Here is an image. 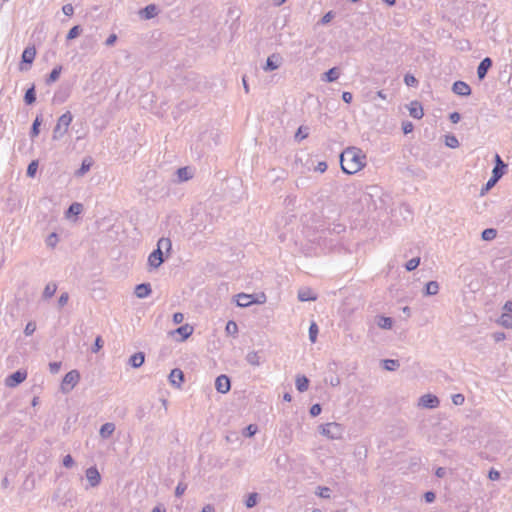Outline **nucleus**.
I'll return each mask as SVG.
<instances>
[{
  "label": "nucleus",
  "instance_id": "nucleus-55",
  "mask_svg": "<svg viewBox=\"0 0 512 512\" xmlns=\"http://www.w3.org/2000/svg\"><path fill=\"white\" fill-rule=\"evenodd\" d=\"M464 401H465V397L463 394L458 393V394H454L452 396V402L457 406L462 405L464 403Z\"/></svg>",
  "mask_w": 512,
  "mask_h": 512
},
{
  "label": "nucleus",
  "instance_id": "nucleus-34",
  "mask_svg": "<svg viewBox=\"0 0 512 512\" xmlns=\"http://www.w3.org/2000/svg\"><path fill=\"white\" fill-rule=\"evenodd\" d=\"M56 290H57V285H56V283H54V282H50V283H48V284L45 286V288H44V291H43V298H45V299H49V298H51V297L55 294Z\"/></svg>",
  "mask_w": 512,
  "mask_h": 512
},
{
  "label": "nucleus",
  "instance_id": "nucleus-33",
  "mask_svg": "<svg viewBox=\"0 0 512 512\" xmlns=\"http://www.w3.org/2000/svg\"><path fill=\"white\" fill-rule=\"evenodd\" d=\"M499 180V175L497 174V172H494V174H492L491 178L487 181L485 186L481 189V195L490 190Z\"/></svg>",
  "mask_w": 512,
  "mask_h": 512
},
{
  "label": "nucleus",
  "instance_id": "nucleus-45",
  "mask_svg": "<svg viewBox=\"0 0 512 512\" xmlns=\"http://www.w3.org/2000/svg\"><path fill=\"white\" fill-rule=\"evenodd\" d=\"M58 240V235L55 232H53L47 236L45 242L48 247L55 248V246L58 243Z\"/></svg>",
  "mask_w": 512,
  "mask_h": 512
},
{
  "label": "nucleus",
  "instance_id": "nucleus-9",
  "mask_svg": "<svg viewBox=\"0 0 512 512\" xmlns=\"http://www.w3.org/2000/svg\"><path fill=\"white\" fill-rule=\"evenodd\" d=\"M164 262L163 252L160 249H155L148 257V264L150 267L156 269Z\"/></svg>",
  "mask_w": 512,
  "mask_h": 512
},
{
  "label": "nucleus",
  "instance_id": "nucleus-28",
  "mask_svg": "<svg viewBox=\"0 0 512 512\" xmlns=\"http://www.w3.org/2000/svg\"><path fill=\"white\" fill-rule=\"evenodd\" d=\"M175 332L179 335H181V340H186L192 333H193V327L185 324L180 327H178Z\"/></svg>",
  "mask_w": 512,
  "mask_h": 512
},
{
  "label": "nucleus",
  "instance_id": "nucleus-20",
  "mask_svg": "<svg viewBox=\"0 0 512 512\" xmlns=\"http://www.w3.org/2000/svg\"><path fill=\"white\" fill-rule=\"evenodd\" d=\"M145 361V354L143 352H137V353H134L130 358H129V361L128 363L133 367V368H139L143 365Z\"/></svg>",
  "mask_w": 512,
  "mask_h": 512
},
{
  "label": "nucleus",
  "instance_id": "nucleus-22",
  "mask_svg": "<svg viewBox=\"0 0 512 512\" xmlns=\"http://www.w3.org/2000/svg\"><path fill=\"white\" fill-rule=\"evenodd\" d=\"M158 13V9L155 4H149L140 11V14L145 19H152Z\"/></svg>",
  "mask_w": 512,
  "mask_h": 512
},
{
  "label": "nucleus",
  "instance_id": "nucleus-50",
  "mask_svg": "<svg viewBox=\"0 0 512 512\" xmlns=\"http://www.w3.org/2000/svg\"><path fill=\"white\" fill-rule=\"evenodd\" d=\"M258 431V427L257 425L255 424H250L248 425L244 431H243V435L246 436V437H252L254 436Z\"/></svg>",
  "mask_w": 512,
  "mask_h": 512
},
{
  "label": "nucleus",
  "instance_id": "nucleus-8",
  "mask_svg": "<svg viewBox=\"0 0 512 512\" xmlns=\"http://www.w3.org/2000/svg\"><path fill=\"white\" fill-rule=\"evenodd\" d=\"M215 388L219 393L225 394L231 388L229 377L226 375H220L215 380Z\"/></svg>",
  "mask_w": 512,
  "mask_h": 512
},
{
  "label": "nucleus",
  "instance_id": "nucleus-61",
  "mask_svg": "<svg viewBox=\"0 0 512 512\" xmlns=\"http://www.w3.org/2000/svg\"><path fill=\"white\" fill-rule=\"evenodd\" d=\"M266 302V296L264 293L253 295V303L263 304Z\"/></svg>",
  "mask_w": 512,
  "mask_h": 512
},
{
  "label": "nucleus",
  "instance_id": "nucleus-64",
  "mask_svg": "<svg viewBox=\"0 0 512 512\" xmlns=\"http://www.w3.org/2000/svg\"><path fill=\"white\" fill-rule=\"evenodd\" d=\"M449 120H450L453 124L458 123V122L461 120V115H460V113H458V112H452V113L449 115Z\"/></svg>",
  "mask_w": 512,
  "mask_h": 512
},
{
  "label": "nucleus",
  "instance_id": "nucleus-38",
  "mask_svg": "<svg viewBox=\"0 0 512 512\" xmlns=\"http://www.w3.org/2000/svg\"><path fill=\"white\" fill-rule=\"evenodd\" d=\"M82 32V27L80 25L73 26L67 33L66 39L73 40L77 38Z\"/></svg>",
  "mask_w": 512,
  "mask_h": 512
},
{
  "label": "nucleus",
  "instance_id": "nucleus-62",
  "mask_svg": "<svg viewBox=\"0 0 512 512\" xmlns=\"http://www.w3.org/2000/svg\"><path fill=\"white\" fill-rule=\"evenodd\" d=\"M62 11L66 16H72L74 14V7L72 4H65L62 7Z\"/></svg>",
  "mask_w": 512,
  "mask_h": 512
},
{
  "label": "nucleus",
  "instance_id": "nucleus-52",
  "mask_svg": "<svg viewBox=\"0 0 512 512\" xmlns=\"http://www.w3.org/2000/svg\"><path fill=\"white\" fill-rule=\"evenodd\" d=\"M35 330H36V324L34 322L30 321L25 326L24 334L26 336H30L35 332Z\"/></svg>",
  "mask_w": 512,
  "mask_h": 512
},
{
  "label": "nucleus",
  "instance_id": "nucleus-46",
  "mask_svg": "<svg viewBox=\"0 0 512 512\" xmlns=\"http://www.w3.org/2000/svg\"><path fill=\"white\" fill-rule=\"evenodd\" d=\"M445 144L450 148L459 147V141L454 135H447L445 138Z\"/></svg>",
  "mask_w": 512,
  "mask_h": 512
},
{
  "label": "nucleus",
  "instance_id": "nucleus-19",
  "mask_svg": "<svg viewBox=\"0 0 512 512\" xmlns=\"http://www.w3.org/2000/svg\"><path fill=\"white\" fill-rule=\"evenodd\" d=\"M236 303L239 307H248L251 304H253V295L251 294H245V293H239L236 296Z\"/></svg>",
  "mask_w": 512,
  "mask_h": 512
},
{
  "label": "nucleus",
  "instance_id": "nucleus-54",
  "mask_svg": "<svg viewBox=\"0 0 512 512\" xmlns=\"http://www.w3.org/2000/svg\"><path fill=\"white\" fill-rule=\"evenodd\" d=\"M68 300H69V294L67 292H63L58 299L59 308L64 307L67 304Z\"/></svg>",
  "mask_w": 512,
  "mask_h": 512
},
{
  "label": "nucleus",
  "instance_id": "nucleus-26",
  "mask_svg": "<svg viewBox=\"0 0 512 512\" xmlns=\"http://www.w3.org/2000/svg\"><path fill=\"white\" fill-rule=\"evenodd\" d=\"M176 174L179 182L187 181L193 177V174L188 167L178 168Z\"/></svg>",
  "mask_w": 512,
  "mask_h": 512
},
{
  "label": "nucleus",
  "instance_id": "nucleus-27",
  "mask_svg": "<svg viewBox=\"0 0 512 512\" xmlns=\"http://www.w3.org/2000/svg\"><path fill=\"white\" fill-rule=\"evenodd\" d=\"M439 292V284L437 281H429L425 285L424 289V295L425 296H433L436 295Z\"/></svg>",
  "mask_w": 512,
  "mask_h": 512
},
{
  "label": "nucleus",
  "instance_id": "nucleus-14",
  "mask_svg": "<svg viewBox=\"0 0 512 512\" xmlns=\"http://www.w3.org/2000/svg\"><path fill=\"white\" fill-rule=\"evenodd\" d=\"M317 299V295L312 291V289L308 287H304L299 289L298 291V300L301 302L306 301H315Z\"/></svg>",
  "mask_w": 512,
  "mask_h": 512
},
{
  "label": "nucleus",
  "instance_id": "nucleus-5",
  "mask_svg": "<svg viewBox=\"0 0 512 512\" xmlns=\"http://www.w3.org/2000/svg\"><path fill=\"white\" fill-rule=\"evenodd\" d=\"M26 378V371L17 370L6 378L5 384L6 386L13 388L22 383Z\"/></svg>",
  "mask_w": 512,
  "mask_h": 512
},
{
  "label": "nucleus",
  "instance_id": "nucleus-60",
  "mask_svg": "<svg viewBox=\"0 0 512 512\" xmlns=\"http://www.w3.org/2000/svg\"><path fill=\"white\" fill-rule=\"evenodd\" d=\"M186 489H187V485H186V484H184V483H181V482H180V483L177 485L176 489H175V495H176L177 497L182 496V495L185 493Z\"/></svg>",
  "mask_w": 512,
  "mask_h": 512
},
{
  "label": "nucleus",
  "instance_id": "nucleus-39",
  "mask_svg": "<svg viewBox=\"0 0 512 512\" xmlns=\"http://www.w3.org/2000/svg\"><path fill=\"white\" fill-rule=\"evenodd\" d=\"M308 135H309L308 127L300 126L298 128L297 132L295 133V140L300 142V141L304 140L305 138H307Z\"/></svg>",
  "mask_w": 512,
  "mask_h": 512
},
{
  "label": "nucleus",
  "instance_id": "nucleus-63",
  "mask_svg": "<svg viewBox=\"0 0 512 512\" xmlns=\"http://www.w3.org/2000/svg\"><path fill=\"white\" fill-rule=\"evenodd\" d=\"M413 128H414L413 124L409 121L403 122V124H402V129H403L404 134H408V133L412 132Z\"/></svg>",
  "mask_w": 512,
  "mask_h": 512
},
{
  "label": "nucleus",
  "instance_id": "nucleus-2",
  "mask_svg": "<svg viewBox=\"0 0 512 512\" xmlns=\"http://www.w3.org/2000/svg\"><path fill=\"white\" fill-rule=\"evenodd\" d=\"M73 120V115L70 111H66L62 114L58 120L57 124L53 129L52 139L60 140L67 132L68 128Z\"/></svg>",
  "mask_w": 512,
  "mask_h": 512
},
{
  "label": "nucleus",
  "instance_id": "nucleus-3",
  "mask_svg": "<svg viewBox=\"0 0 512 512\" xmlns=\"http://www.w3.org/2000/svg\"><path fill=\"white\" fill-rule=\"evenodd\" d=\"M319 432L321 435L328 439L338 440L343 436L344 428L341 424L336 422H330L319 426Z\"/></svg>",
  "mask_w": 512,
  "mask_h": 512
},
{
  "label": "nucleus",
  "instance_id": "nucleus-16",
  "mask_svg": "<svg viewBox=\"0 0 512 512\" xmlns=\"http://www.w3.org/2000/svg\"><path fill=\"white\" fill-rule=\"evenodd\" d=\"M36 56V49L34 47H26L21 56L22 64L31 65Z\"/></svg>",
  "mask_w": 512,
  "mask_h": 512
},
{
  "label": "nucleus",
  "instance_id": "nucleus-32",
  "mask_svg": "<svg viewBox=\"0 0 512 512\" xmlns=\"http://www.w3.org/2000/svg\"><path fill=\"white\" fill-rule=\"evenodd\" d=\"M497 322L506 329H512V315L509 313H503Z\"/></svg>",
  "mask_w": 512,
  "mask_h": 512
},
{
  "label": "nucleus",
  "instance_id": "nucleus-6",
  "mask_svg": "<svg viewBox=\"0 0 512 512\" xmlns=\"http://www.w3.org/2000/svg\"><path fill=\"white\" fill-rule=\"evenodd\" d=\"M440 404V401L437 396L433 394H425L420 397L419 399V406H422L424 408H437Z\"/></svg>",
  "mask_w": 512,
  "mask_h": 512
},
{
  "label": "nucleus",
  "instance_id": "nucleus-11",
  "mask_svg": "<svg viewBox=\"0 0 512 512\" xmlns=\"http://www.w3.org/2000/svg\"><path fill=\"white\" fill-rule=\"evenodd\" d=\"M282 61V57L278 53H273L266 60V65L264 66L265 71H273L279 68Z\"/></svg>",
  "mask_w": 512,
  "mask_h": 512
},
{
  "label": "nucleus",
  "instance_id": "nucleus-40",
  "mask_svg": "<svg viewBox=\"0 0 512 512\" xmlns=\"http://www.w3.org/2000/svg\"><path fill=\"white\" fill-rule=\"evenodd\" d=\"M172 243L169 238L162 237L158 240L157 248L162 251V249H165L167 252L171 250Z\"/></svg>",
  "mask_w": 512,
  "mask_h": 512
},
{
  "label": "nucleus",
  "instance_id": "nucleus-42",
  "mask_svg": "<svg viewBox=\"0 0 512 512\" xmlns=\"http://www.w3.org/2000/svg\"><path fill=\"white\" fill-rule=\"evenodd\" d=\"M378 326L383 329H391L393 326V320L390 317H380L378 321Z\"/></svg>",
  "mask_w": 512,
  "mask_h": 512
},
{
  "label": "nucleus",
  "instance_id": "nucleus-21",
  "mask_svg": "<svg viewBox=\"0 0 512 512\" xmlns=\"http://www.w3.org/2000/svg\"><path fill=\"white\" fill-rule=\"evenodd\" d=\"M115 431V424L107 422L100 428L99 434L103 439H108Z\"/></svg>",
  "mask_w": 512,
  "mask_h": 512
},
{
  "label": "nucleus",
  "instance_id": "nucleus-24",
  "mask_svg": "<svg viewBox=\"0 0 512 512\" xmlns=\"http://www.w3.org/2000/svg\"><path fill=\"white\" fill-rule=\"evenodd\" d=\"M43 122L42 114H39L36 116L35 120L33 121L31 130H30V137L31 139H34L37 137L40 133V126Z\"/></svg>",
  "mask_w": 512,
  "mask_h": 512
},
{
  "label": "nucleus",
  "instance_id": "nucleus-31",
  "mask_svg": "<svg viewBox=\"0 0 512 512\" xmlns=\"http://www.w3.org/2000/svg\"><path fill=\"white\" fill-rule=\"evenodd\" d=\"M36 101V92L35 86L32 85L29 89L26 90L24 95V102L27 105H32Z\"/></svg>",
  "mask_w": 512,
  "mask_h": 512
},
{
  "label": "nucleus",
  "instance_id": "nucleus-49",
  "mask_svg": "<svg viewBox=\"0 0 512 512\" xmlns=\"http://www.w3.org/2000/svg\"><path fill=\"white\" fill-rule=\"evenodd\" d=\"M37 169H38V162L33 160L32 162L29 163V165L27 167V172H26L27 176L34 177L36 175Z\"/></svg>",
  "mask_w": 512,
  "mask_h": 512
},
{
  "label": "nucleus",
  "instance_id": "nucleus-47",
  "mask_svg": "<svg viewBox=\"0 0 512 512\" xmlns=\"http://www.w3.org/2000/svg\"><path fill=\"white\" fill-rule=\"evenodd\" d=\"M420 264V258L419 257H415V258H412L410 259L406 265H405V268L407 271H413L415 270Z\"/></svg>",
  "mask_w": 512,
  "mask_h": 512
},
{
  "label": "nucleus",
  "instance_id": "nucleus-18",
  "mask_svg": "<svg viewBox=\"0 0 512 512\" xmlns=\"http://www.w3.org/2000/svg\"><path fill=\"white\" fill-rule=\"evenodd\" d=\"M93 164V160L91 157H86L83 159L81 166L78 170L75 172L76 177H82L84 176L91 168Z\"/></svg>",
  "mask_w": 512,
  "mask_h": 512
},
{
  "label": "nucleus",
  "instance_id": "nucleus-12",
  "mask_svg": "<svg viewBox=\"0 0 512 512\" xmlns=\"http://www.w3.org/2000/svg\"><path fill=\"white\" fill-rule=\"evenodd\" d=\"M492 60L491 58L489 57H485L478 65L477 67V76L479 78V80H483L487 73H488V70L492 67Z\"/></svg>",
  "mask_w": 512,
  "mask_h": 512
},
{
  "label": "nucleus",
  "instance_id": "nucleus-48",
  "mask_svg": "<svg viewBox=\"0 0 512 512\" xmlns=\"http://www.w3.org/2000/svg\"><path fill=\"white\" fill-rule=\"evenodd\" d=\"M316 494L321 497V498H325V499H328L330 498L331 496V489L329 487H321L319 486L317 488V492Z\"/></svg>",
  "mask_w": 512,
  "mask_h": 512
},
{
  "label": "nucleus",
  "instance_id": "nucleus-41",
  "mask_svg": "<svg viewBox=\"0 0 512 512\" xmlns=\"http://www.w3.org/2000/svg\"><path fill=\"white\" fill-rule=\"evenodd\" d=\"M400 366L398 360L386 359L383 360V367L388 371H394Z\"/></svg>",
  "mask_w": 512,
  "mask_h": 512
},
{
  "label": "nucleus",
  "instance_id": "nucleus-29",
  "mask_svg": "<svg viewBox=\"0 0 512 512\" xmlns=\"http://www.w3.org/2000/svg\"><path fill=\"white\" fill-rule=\"evenodd\" d=\"M295 384L299 392H305L309 386V379L304 375L297 376Z\"/></svg>",
  "mask_w": 512,
  "mask_h": 512
},
{
  "label": "nucleus",
  "instance_id": "nucleus-58",
  "mask_svg": "<svg viewBox=\"0 0 512 512\" xmlns=\"http://www.w3.org/2000/svg\"><path fill=\"white\" fill-rule=\"evenodd\" d=\"M321 411H322L321 405L316 403V404L311 406V408H310V415L312 417H316V416H318L321 413Z\"/></svg>",
  "mask_w": 512,
  "mask_h": 512
},
{
  "label": "nucleus",
  "instance_id": "nucleus-30",
  "mask_svg": "<svg viewBox=\"0 0 512 512\" xmlns=\"http://www.w3.org/2000/svg\"><path fill=\"white\" fill-rule=\"evenodd\" d=\"M61 71H62V66L54 67L52 69V71L50 72V74L48 75V77L46 78V84L49 85L51 83L56 82L60 77Z\"/></svg>",
  "mask_w": 512,
  "mask_h": 512
},
{
  "label": "nucleus",
  "instance_id": "nucleus-23",
  "mask_svg": "<svg viewBox=\"0 0 512 512\" xmlns=\"http://www.w3.org/2000/svg\"><path fill=\"white\" fill-rule=\"evenodd\" d=\"M506 168H507V165L503 162L501 157L498 154H496L495 155V166L493 168L492 174H494V172H497V174L499 175V178H501L504 175Z\"/></svg>",
  "mask_w": 512,
  "mask_h": 512
},
{
  "label": "nucleus",
  "instance_id": "nucleus-36",
  "mask_svg": "<svg viewBox=\"0 0 512 512\" xmlns=\"http://www.w3.org/2000/svg\"><path fill=\"white\" fill-rule=\"evenodd\" d=\"M246 360L250 365L253 366H259L260 365V356L258 355V352L251 351L246 355Z\"/></svg>",
  "mask_w": 512,
  "mask_h": 512
},
{
  "label": "nucleus",
  "instance_id": "nucleus-51",
  "mask_svg": "<svg viewBox=\"0 0 512 512\" xmlns=\"http://www.w3.org/2000/svg\"><path fill=\"white\" fill-rule=\"evenodd\" d=\"M404 82L407 86H416L418 84V80L412 74H406L404 76Z\"/></svg>",
  "mask_w": 512,
  "mask_h": 512
},
{
  "label": "nucleus",
  "instance_id": "nucleus-57",
  "mask_svg": "<svg viewBox=\"0 0 512 512\" xmlns=\"http://www.w3.org/2000/svg\"><path fill=\"white\" fill-rule=\"evenodd\" d=\"M61 362H50L49 363V370L52 374H57L61 369Z\"/></svg>",
  "mask_w": 512,
  "mask_h": 512
},
{
  "label": "nucleus",
  "instance_id": "nucleus-7",
  "mask_svg": "<svg viewBox=\"0 0 512 512\" xmlns=\"http://www.w3.org/2000/svg\"><path fill=\"white\" fill-rule=\"evenodd\" d=\"M85 474L90 487H97L100 484L101 475L96 466L89 467Z\"/></svg>",
  "mask_w": 512,
  "mask_h": 512
},
{
  "label": "nucleus",
  "instance_id": "nucleus-59",
  "mask_svg": "<svg viewBox=\"0 0 512 512\" xmlns=\"http://www.w3.org/2000/svg\"><path fill=\"white\" fill-rule=\"evenodd\" d=\"M74 459L73 457L70 455V454H67L64 458H63V465L64 467L66 468H71L73 467L74 465Z\"/></svg>",
  "mask_w": 512,
  "mask_h": 512
},
{
  "label": "nucleus",
  "instance_id": "nucleus-4",
  "mask_svg": "<svg viewBox=\"0 0 512 512\" xmlns=\"http://www.w3.org/2000/svg\"><path fill=\"white\" fill-rule=\"evenodd\" d=\"M80 373L77 370L69 371L63 378L61 384V391L63 393H69L79 382Z\"/></svg>",
  "mask_w": 512,
  "mask_h": 512
},
{
  "label": "nucleus",
  "instance_id": "nucleus-17",
  "mask_svg": "<svg viewBox=\"0 0 512 512\" xmlns=\"http://www.w3.org/2000/svg\"><path fill=\"white\" fill-rule=\"evenodd\" d=\"M409 114L414 119H421L424 115L423 107L418 101H413L409 107Z\"/></svg>",
  "mask_w": 512,
  "mask_h": 512
},
{
  "label": "nucleus",
  "instance_id": "nucleus-37",
  "mask_svg": "<svg viewBox=\"0 0 512 512\" xmlns=\"http://www.w3.org/2000/svg\"><path fill=\"white\" fill-rule=\"evenodd\" d=\"M83 210V205L78 202L72 203L68 210H67V216L69 215H79Z\"/></svg>",
  "mask_w": 512,
  "mask_h": 512
},
{
  "label": "nucleus",
  "instance_id": "nucleus-15",
  "mask_svg": "<svg viewBox=\"0 0 512 512\" xmlns=\"http://www.w3.org/2000/svg\"><path fill=\"white\" fill-rule=\"evenodd\" d=\"M151 292H152V289H151V285L149 283L138 284L135 287V291H134L135 295L140 299L148 297L151 294Z\"/></svg>",
  "mask_w": 512,
  "mask_h": 512
},
{
  "label": "nucleus",
  "instance_id": "nucleus-1",
  "mask_svg": "<svg viewBox=\"0 0 512 512\" xmlns=\"http://www.w3.org/2000/svg\"><path fill=\"white\" fill-rule=\"evenodd\" d=\"M366 156L356 147H348L340 154V165L344 173L352 175L366 164Z\"/></svg>",
  "mask_w": 512,
  "mask_h": 512
},
{
  "label": "nucleus",
  "instance_id": "nucleus-10",
  "mask_svg": "<svg viewBox=\"0 0 512 512\" xmlns=\"http://www.w3.org/2000/svg\"><path fill=\"white\" fill-rule=\"evenodd\" d=\"M452 91L459 96H469L471 94L470 86L464 81H455L452 86Z\"/></svg>",
  "mask_w": 512,
  "mask_h": 512
},
{
  "label": "nucleus",
  "instance_id": "nucleus-13",
  "mask_svg": "<svg viewBox=\"0 0 512 512\" xmlns=\"http://www.w3.org/2000/svg\"><path fill=\"white\" fill-rule=\"evenodd\" d=\"M169 381L171 385L179 388L184 382V373L179 368L173 369L169 374Z\"/></svg>",
  "mask_w": 512,
  "mask_h": 512
},
{
  "label": "nucleus",
  "instance_id": "nucleus-53",
  "mask_svg": "<svg viewBox=\"0 0 512 512\" xmlns=\"http://www.w3.org/2000/svg\"><path fill=\"white\" fill-rule=\"evenodd\" d=\"M334 18V13L333 11H329L327 12L321 19L320 21L318 22V24H321V25H326L328 24L332 19Z\"/></svg>",
  "mask_w": 512,
  "mask_h": 512
},
{
  "label": "nucleus",
  "instance_id": "nucleus-43",
  "mask_svg": "<svg viewBox=\"0 0 512 512\" xmlns=\"http://www.w3.org/2000/svg\"><path fill=\"white\" fill-rule=\"evenodd\" d=\"M319 329L315 322H312L309 327V339L312 343H315L317 340Z\"/></svg>",
  "mask_w": 512,
  "mask_h": 512
},
{
  "label": "nucleus",
  "instance_id": "nucleus-44",
  "mask_svg": "<svg viewBox=\"0 0 512 512\" xmlns=\"http://www.w3.org/2000/svg\"><path fill=\"white\" fill-rule=\"evenodd\" d=\"M258 502V494L257 493H250L245 501V505L247 508H253L257 505Z\"/></svg>",
  "mask_w": 512,
  "mask_h": 512
},
{
  "label": "nucleus",
  "instance_id": "nucleus-25",
  "mask_svg": "<svg viewBox=\"0 0 512 512\" xmlns=\"http://www.w3.org/2000/svg\"><path fill=\"white\" fill-rule=\"evenodd\" d=\"M340 76V72L337 67H333L324 73L322 80L327 82H334Z\"/></svg>",
  "mask_w": 512,
  "mask_h": 512
},
{
  "label": "nucleus",
  "instance_id": "nucleus-56",
  "mask_svg": "<svg viewBox=\"0 0 512 512\" xmlns=\"http://www.w3.org/2000/svg\"><path fill=\"white\" fill-rule=\"evenodd\" d=\"M226 331L229 334H235L238 331L237 324L234 321H229L226 325Z\"/></svg>",
  "mask_w": 512,
  "mask_h": 512
},
{
  "label": "nucleus",
  "instance_id": "nucleus-35",
  "mask_svg": "<svg viewBox=\"0 0 512 512\" xmlns=\"http://www.w3.org/2000/svg\"><path fill=\"white\" fill-rule=\"evenodd\" d=\"M496 236H497V230L494 228H487V229L483 230L481 233V238L484 241H491V240L495 239Z\"/></svg>",
  "mask_w": 512,
  "mask_h": 512
}]
</instances>
